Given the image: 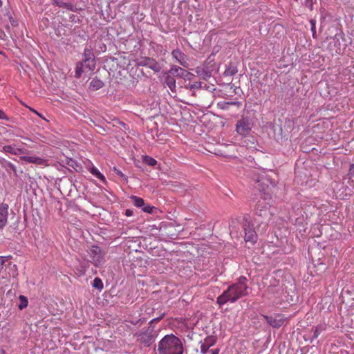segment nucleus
Returning <instances> with one entry per match:
<instances>
[{
    "instance_id": "1",
    "label": "nucleus",
    "mask_w": 354,
    "mask_h": 354,
    "mask_svg": "<svg viewBox=\"0 0 354 354\" xmlns=\"http://www.w3.org/2000/svg\"><path fill=\"white\" fill-rule=\"evenodd\" d=\"M248 279L244 276H241L236 283L230 285L216 299L217 304L221 306L227 302L234 303L240 298L248 295V286L247 285Z\"/></svg>"
},
{
    "instance_id": "2",
    "label": "nucleus",
    "mask_w": 354,
    "mask_h": 354,
    "mask_svg": "<svg viewBox=\"0 0 354 354\" xmlns=\"http://www.w3.org/2000/svg\"><path fill=\"white\" fill-rule=\"evenodd\" d=\"M153 351H157L158 354H183L184 348L178 337L169 334L165 335L158 345L154 346Z\"/></svg>"
},
{
    "instance_id": "3",
    "label": "nucleus",
    "mask_w": 354,
    "mask_h": 354,
    "mask_svg": "<svg viewBox=\"0 0 354 354\" xmlns=\"http://www.w3.org/2000/svg\"><path fill=\"white\" fill-rule=\"evenodd\" d=\"M261 198L263 200H259L254 210V221L262 225L263 228H265L268 226L272 214L270 212V201L262 196H261Z\"/></svg>"
},
{
    "instance_id": "4",
    "label": "nucleus",
    "mask_w": 354,
    "mask_h": 354,
    "mask_svg": "<svg viewBox=\"0 0 354 354\" xmlns=\"http://www.w3.org/2000/svg\"><path fill=\"white\" fill-rule=\"evenodd\" d=\"M255 180V188L260 192L263 193V198H267L268 201H271V195L270 192L272 188L276 185L274 181L272 180L267 175H259Z\"/></svg>"
},
{
    "instance_id": "5",
    "label": "nucleus",
    "mask_w": 354,
    "mask_h": 354,
    "mask_svg": "<svg viewBox=\"0 0 354 354\" xmlns=\"http://www.w3.org/2000/svg\"><path fill=\"white\" fill-rule=\"evenodd\" d=\"M136 335L138 337V341L140 344L144 346L149 347L155 342L158 334L153 327L148 326L147 328H143Z\"/></svg>"
},
{
    "instance_id": "6",
    "label": "nucleus",
    "mask_w": 354,
    "mask_h": 354,
    "mask_svg": "<svg viewBox=\"0 0 354 354\" xmlns=\"http://www.w3.org/2000/svg\"><path fill=\"white\" fill-rule=\"evenodd\" d=\"M243 227L245 232L244 239L246 242L255 243L257 240V234L254 230V225L250 222V215L243 216Z\"/></svg>"
},
{
    "instance_id": "7",
    "label": "nucleus",
    "mask_w": 354,
    "mask_h": 354,
    "mask_svg": "<svg viewBox=\"0 0 354 354\" xmlns=\"http://www.w3.org/2000/svg\"><path fill=\"white\" fill-rule=\"evenodd\" d=\"M272 129L275 138L277 140L282 139L286 137L290 131V121L286 120L283 126L282 121L279 120L278 122H274Z\"/></svg>"
},
{
    "instance_id": "8",
    "label": "nucleus",
    "mask_w": 354,
    "mask_h": 354,
    "mask_svg": "<svg viewBox=\"0 0 354 354\" xmlns=\"http://www.w3.org/2000/svg\"><path fill=\"white\" fill-rule=\"evenodd\" d=\"M253 127L252 120L249 117H242L236 124V131L242 136H246L251 132Z\"/></svg>"
},
{
    "instance_id": "9",
    "label": "nucleus",
    "mask_w": 354,
    "mask_h": 354,
    "mask_svg": "<svg viewBox=\"0 0 354 354\" xmlns=\"http://www.w3.org/2000/svg\"><path fill=\"white\" fill-rule=\"evenodd\" d=\"M83 59L80 63L84 65V67L89 71H93L96 65V59L93 53V48L89 46L84 48L83 53Z\"/></svg>"
},
{
    "instance_id": "10",
    "label": "nucleus",
    "mask_w": 354,
    "mask_h": 354,
    "mask_svg": "<svg viewBox=\"0 0 354 354\" xmlns=\"http://www.w3.org/2000/svg\"><path fill=\"white\" fill-rule=\"evenodd\" d=\"M10 256L0 257V274L4 272L8 274L9 277H15L17 275V270L15 264L10 261Z\"/></svg>"
},
{
    "instance_id": "11",
    "label": "nucleus",
    "mask_w": 354,
    "mask_h": 354,
    "mask_svg": "<svg viewBox=\"0 0 354 354\" xmlns=\"http://www.w3.org/2000/svg\"><path fill=\"white\" fill-rule=\"evenodd\" d=\"M169 73L171 75L183 78L184 80L183 84L187 83V80L191 81L194 77L193 73L176 65L171 66Z\"/></svg>"
},
{
    "instance_id": "12",
    "label": "nucleus",
    "mask_w": 354,
    "mask_h": 354,
    "mask_svg": "<svg viewBox=\"0 0 354 354\" xmlns=\"http://www.w3.org/2000/svg\"><path fill=\"white\" fill-rule=\"evenodd\" d=\"M137 65L140 66H147L156 73H158L161 70L159 63L154 59L144 57L137 60Z\"/></svg>"
},
{
    "instance_id": "13",
    "label": "nucleus",
    "mask_w": 354,
    "mask_h": 354,
    "mask_svg": "<svg viewBox=\"0 0 354 354\" xmlns=\"http://www.w3.org/2000/svg\"><path fill=\"white\" fill-rule=\"evenodd\" d=\"M88 254L90 257L92 259V263L95 266L98 267L103 263V254L101 248L97 245H93L89 251Z\"/></svg>"
},
{
    "instance_id": "14",
    "label": "nucleus",
    "mask_w": 354,
    "mask_h": 354,
    "mask_svg": "<svg viewBox=\"0 0 354 354\" xmlns=\"http://www.w3.org/2000/svg\"><path fill=\"white\" fill-rule=\"evenodd\" d=\"M194 71L201 79L207 81L211 77L213 68L212 66H197Z\"/></svg>"
},
{
    "instance_id": "15",
    "label": "nucleus",
    "mask_w": 354,
    "mask_h": 354,
    "mask_svg": "<svg viewBox=\"0 0 354 354\" xmlns=\"http://www.w3.org/2000/svg\"><path fill=\"white\" fill-rule=\"evenodd\" d=\"M171 55L181 66L187 68L189 66L188 57L180 49L176 48L172 50Z\"/></svg>"
},
{
    "instance_id": "16",
    "label": "nucleus",
    "mask_w": 354,
    "mask_h": 354,
    "mask_svg": "<svg viewBox=\"0 0 354 354\" xmlns=\"http://www.w3.org/2000/svg\"><path fill=\"white\" fill-rule=\"evenodd\" d=\"M266 322L273 328H278L281 327L286 320V318L281 315H277L275 317L265 316Z\"/></svg>"
},
{
    "instance_id": "17",
    "label": "nucleus",
    "mask_w": 354,
    "mask_h": 354,
    "mask_svg": "<svg viewBox=\"0 0 354 354\" xmlns=\"http://www.w3.org/2000/svg\"><path fill=\"white\" fill-rule=\"evenodd\" d=\"M216 337L214 335L207 336L201 346V352L202 354H206L209 348L215 344Z\"/></svg>"
},
{
    "instance_id": "18",
    "label": "nucleus",
    "mask_w": 354,
    "mask_h": 354,
    "mask_svg": "<svg viewBox=\"0 0 354 354\" xmlns=\"http://www.w3.org/2000/svg\"><path fill=\"white\" fill-rule=\"evenodd\" d=\"M8 216V205L5 203L0 205V229H2L7 223Z\"/></svg>"
},
{
    "instance_id": "19",
    "label": "nucleus",
    "mask_w": 354,
    "mask_h": 354,
    "mask_svg": "<svg viewBox=\"0 0 354 354\" xmlns=\"http://www.w3.org/2000/svg\"><path fill=\"white\" fill-rule=\"evenodd\" d=\"M0 165L3 169L6 170V171L8 174H11V172L12 171L14 173V175L16 177H18L17 168L15 165H14L12 162L3 158L0 160Z\"/></svg>"
},
{
    "instance_id": "20",
    "label": "nucleus",
    "mask_w": 354,
    "mask_h": 354,
    "mask_svg": "<svg viewBox=\"0 0 354 354\" xmlns=\"http://www.w3.org/2000/svg\"><path fill=\"white\" fill-rule=\"evenodd\" d=\"M3 151L13 155H21L27 153V150L21 148H17L12 145H6L3 147Z\"/></svg>"
},
{
    "instance_id": "21",
    "label": "nucleus",
    "mask_w": 354,
    "mask_h": 354,
    "mask_svg": "<svg viewBox=\"0 0 354 354\" xmlns=\"http://www.w3.org/2000/svg\"><path fill=\"white\" fill-rule=\"evenodd\" d=\"M181 87L185 88V89L192 91V96H195L196 94H195L194 91L196 90V89L202 88H203V82H194L193 83H190V82L185 83V84H183L181 86Z\"/></svg>"
},
{
    "instance_id": "22",
    "label": "nucleus",
    "mask_w": 354,
    "mask_h": 354,
    "mask_svg": "<svg viewBox=\"0 0 354 354\" xmlns=\"http://www.w3.org/2000/svg\"><path fill=\"white\" fill-rule=\"evenodd\" d=\"M104 84L102 80L98 77H95L92 78L89 82V88L91 91H97L104 86Z\"/></svg>"
},
{
    "instance_id": "23",
    "label": "nucleus",
    "mask_w": 354,
    "mask_h": 354,
    "mask_svg": "<svg viewBox=\"0 0 354 354\" xmlns=\"http://www.w3.org/2000/svg\"><path fill=\"white\" fill-rule=\"evenodd\" d=\"M20 159L27 162L35 163L37 165H44L46 162V160L37 156H21Z\"/></svg>"
},
{
    "instance_id": "24",
    "label": "nucleus",
    "mask_w": 354,
    "mask_h": 354,
    "mask_svg": "<svg viewBox=\"0 0 354 354\" xmlns=\"http://www.w3.org/2000/svg\"><path fill=\"white\" fill-rule=\"evenodd\" d=\"M238 73L237 66L232 62H230L227 66L223 75L225 76H233Z\"/></svg>"
},
{
    "instance_id": "25",
    "label": "nucleus",
    "mask_w": 354,
    "mask_h": 354,
    "mask_svg": "<svg viewBox=\"0 0 354 354\" xmlns=\"http://www.w3.org/2000/svg\"><path fill=\"white\" fill-rule=\"evenodd\" d=\"M165 84L169 88L171 92H176V80L171 75H168L165 77Z\"/></svg>"
},
{
    "instance_id": "26",
    "label": "nucleus",
    "mask_w": 354,
    "mask_h": 354,
    "mask_svg": "<svg viewBox=\"0 0 354 354\" xmlns=\"http://www.w3.org/2000/svg\"><path fill=\"white\" fill-rule=\"evenodd\" d=\"M130 198L136 207L142 208V206H145V203L143 198L133 195L131 196Z\"/></svg>"
},
{
    "instance_id": "27",
    "label": "nucleus",
    "mask_w": 354,
    "mask_h": 354,
    "mask_svg": "<svg viewBox=\"0 0 354 354\" xmlns=\"http://www.w3.org/2000/svg\"><path fill=\"white\" fill-rule=\"evenodd\" d=\"M19 304H18V308L20 310H23L26 308L28 306V301L26 297L24 295H20L19 297Z\"/></svg>"
},
{
    "instance_id": "28",
    "label": "nucleus",
    "mask_w": 354,
    "mask_h": 354,
    "mask_svg": "<svg viewBox=\"0 0 354 354\" xmlns=\"http://www.w3.org/2000/svg\"><path fill=\"white\" fill-rule=\"evenodd\" d=\"M92 286L93 288L97 289L98 290L101 291L103 289V282L102 279L99 277H95L92 283Z\"/></svg>"
},
{
    "instance_id": "29",
    "label": "nucleus",
    "mask_w": 354,
    "mask_h": 354,
    "mask_svg": "<svg viewBox=\"0 0 354 354\" xmlns=\"http://www.w3.org/2000/svg\"><path fill=\"white\" fill-rule=\"evenodd\" d=\"M91 173L95 176L98 179L102 180L103 182L105 181V177L99 171V170L95 167H92L90 169Z\"/></svg>"
},
{
    "instance_id": "30",
    "label": "nucleus",
    "mask_w": 354,
    "mask_h": 354,
    "mask_svg": "<svg viewBox=\"0 0 354 354\" xmlns=\"http://www.w3.org/2000/svg\"><path fill=\"white\" fill-rule=\"evenodd\" d=\"M143 162L149 166H155L157 164V161L148 156H143Z\"/></svg>"
},
{
    "instance_id": "31",
    "label": "nucleus",
    "mask_w": 354,
    "mask_h": 354,
    "mask_svg": "<svg viewBox=\"0 0 354 354\" xmlns=\"http://www.w3.org/2000/svg\"><path fill=\"white\" fill-rule=\"evenodd\" d=\"M84 65L82 63L77 62L75 68V77L80 78L84 72L83 67Z\"/></svg>"
},
{
    "instance_id": "32",
    "label": "nucleus",
    "mask_w": 354,
    "mask_h": 354,
    "mask_svg": "<svg viewBox=\"0 0 354 354\" xmlns=\"http://www.w3.org/2000/svg\"><path fill=\"white\" fill-rule=\"evenodd\" d=\"M310 24L311 26V31L312 35L314 39L317 38V32H316V20L315 19H311L310 20Z\"/></svg>"
},
{
    "instance_id": "33",
    "label": "nucleus",
    "mask_w": 354,
    "mask_h": 354,
    "mask_svg": "<svg viewBox=\"0 0 354 354\" xmlns=\"http://www.w3.org/2000/svg\"><path fill=\"white\" fill-rule=\"evenodd\" d=\"M53 5H55L57 6H58L59 8H68L69 6H71L69 3L61 1L59 0H53Z\"/></svg>"
},
{
    "instance_id": "34",
    "label": "nucleus",
    "mask_w": 354,
    "mask_h": 354,
    "mask_svg": "<svg viewBox=\"0 0 354 354\" xmlns=\"http://www.w3.org/2000/svg\"><path fill=\"white\" fill-rule=\"evenodd\" d=\"M142 209L144 212L151 214L153 209H156V207L145 203V206H142Z\"/></svg>"
},
{
    "instance_id": "35",
    "label": "nucleus",
    "mask_w": 354,
    "mask_h": 354,
    "mask_svg": "<svg viewBox=\"0 0 354 354\" xmlns=\"http://www.w3.org/2000/svg\"><path fill=\"white\" fill-rule=\"evenodd\" d=\"M165 316V313H162L159 317H156V318H154L153 319H151L150 322H149V326H152L151 325L154 323H158V322H160L164 317Z\"/></svg>"
},
{
    "instance_id": "36",
    "label": "nucleus",
    "mask_w": 354,
    "mask_h": 354,
    "mask_svg": "<svg viewBox=\"0 0 354 354\" xmlns=\"http://www.w3.org/2000/svg\"><path fill=\"white\" fill-rule=\"evenodd\" d=\"M324 330V328L321 326L319 327H316L315 330H314V333H313V337L314 339H316L318 337V336L320 335L321 332Z\"/></svg>"
},
{
    "instance_id": "37",
    "label": "nucleus",
    "mask_w": 354,
    "mask_h": 354,
    "mask_svg": "<svg viewBox=\"0 0 354 354\" xmlns=\"http://www.w3.org/2000/svg\"><path fill=\"white\" fill-rule=\"evenodd\" d=\"M218 106L222 109H227L230 106V104L227 102H221L218 103Z\"/></svg>"
},
{
    "instance_id": "38",
    "label": "nucleus",
    "mask_w": 354,
    "mask_h": 354,
    "mask_svg": "<svg viewBox=\"0 0 354 354\" xmlns=\"http://www.w3.org/2000/svg\"><path fill=\"white\" fill-rule=\"evenodd\" d=\"M67 164L75 169H77L76 167H78V164L77 163V162L72 159L68 161Z\"/></svg>"
},
{
    "instance_id": "39",
    "label": "nucleus",
    "mask_w": 354,
    "mask_h": 354,
    "mask_svg": "<svg viewBox=\"0 0 354 354\" xmlns=\"http://www.w3.org/2000/svg\"><path fill=\"white\" fill-rule=\"evenodd\" d=\"M306 6L308 7L310 10H313V0H305Z\"/></svg>"
},
{
    "instance_id": "40",
    "label": "nucleus",
    "mask_w": 354,
    "mask_h": 354,
    "mask_svg": "<svg viewBox=\"0 0 354 354\" xmlns=\"http://www.w3.org/2000/svg\"><path fill=\"white\" fill-rule=\"evenodd\" d=\"M0 119H3V120H9V118L6 116L5 113L1 109H0Z\"/></svg>"
},
{
    "instance_id": "41",
    "label": "nucleus",
    "mask_w": 354,
    "mask_h": 354,
    "mask_svg": "<svg viewBox=\"0 0 354 354\" xmlns=\"http://www.w3.org/2000/svg\"><path fill=\"white\" fill-rule=\"evenodd\" d=\"M133 210L129 209H126V211H125V215H126L127 216H131L133 215Z\"/></svg>"
},
{
    "instance_id": "42",
    "label": "nucleus",
    "mask_w": 354,
    "mask_h": 354,
    "mask_svg": "<svg viewBox=\"0 0 354 354\" xmlns=\"http://www.w3.org/2000/svg\"><path fill=\"white\" fill-rule=\"evenodd\" d=\"M114 169H115V171H116V174H117L118 175H119V176H121V177H124V174H122V171H120V170H118V169H116L115 168Z\"/></svg>"
},
{
    "instance_id": "43",
    "label": "nucleus",
    "mask_w": 354,
    "mask_h": 354,
    "mask_svg": "<svg viewBox=\"0 0 354 354\" xmlns=\"http://www.w3.org/2000/svg\"><path fill=\"white\" fill-rule=\"evenodd\" d=\"M210 351H211L212 354H218L219 349L218 348L212 349Z\"/></svg>"
},
{
    "instance_id": "44",
    "label": "nucleus",
    "mask_w": 354,
    "mask_h": 354,
    "mask_svg": "<svg viewBox=\"0 0 354 354\" xmlns=\"http://www.w3.org/2000/svg\"><path fill=\"white\" fill-rule=\"evenodd\" d=\"M350 171L353 175H354V164L351 165Z\"/></svg>"
},
{
    "instance_id": "45",
    "label": "nucleus",
    "mask_w": 354,
    "mask_h": 354,
    "mask_svg": "<svg viewBox=\"0 0 354 354\" xmlns=\"http://www.w3.org/2000/svg\"><path fill=\"white\" fill-rule=\"evenodd\" d=\"M205 88L206 90H210L211 88H210L209 86H208L207 84H204V85L203 84V88Z\"/></svg>"
},
{
    "instance_id": "46",
    "label": "nucleus",
    "mask_w": 354,
    "mask_h": 354,
    "mask_svg": "<svg viewBox=\"0 0 354 354\" xmlns=\"http://www.w3.org/2000/svg\"><path fill=\"white\" fill-rule=\"evenodd\" d=\"M228 102L230 104V106L239 104V102Z\"/></svg>"
},
{
    "instance_id": "47",
    "label": "nucleus",
    "mask_w": 354,
    "mask_h": 354,
    "mask_svg": "<svg viewBox=\"0 0 354 354\" xmlns=\"http://www.w3.org/2000/svg\"><path fill=\"white\" fill-rule=\"evenodd\" d=\"M118 123L120 124L124 129H126L127 124L122 122L118 121Z\"/></svg>"
},
{
    "instance_id": "48",
    "label": "nucleus",
    "mask_w": 354,
    "mask_h": 354,
    "mask_svg": "<svg viewBox=\"0 0 354 354\" xmlns=\"http://www.w3.org/2000/svg\"><path fill=\"white\" fill-rule=\"evenodd\" d=\"M37 115H39L40 118H41L44 119V118L42 116V115H41V114H40L39 113H37Z\"/></svg>"
},
{
    "instance_id": "49",
    "label": "nucleus",
    "mask_w": 354,
    "mask_h": 354,
    "mask_svg": "<svg viewBox=\"0 0 354 354\" xmlns=\"http://www.w3.org/2000/svg\"><path fill=\"white\" fill-rule=\"evenodd\" d=\"M29 109H30L32 112H33V113H34V111H35V109H32V108L29 107Z\"/></svg>"
},
{
    "instance_id": "50",
    "label": "nucleus",
    "mask_w": 354,
    "mask_h": 354,
    "mask_svg": "<svg viewBox=\"0 0 354 354\" xmlns=\"http://www.w3.org/2000/svg\"><path fill=\"white\" fill-rule=\"evenodd\" d=\"M1 6H2V1H1V0H0V7H1Z\"/></svg>"
},
{
    "instance_id": "51",
    "label": "nucleus",
    "mask_w": 354,
    "mask_h": 354,
    "mask_svg": "<svg viewBox=\"0 0 354 354\" xmlns=\"http://www.w3.org/2000/svg\"><path fill=\"white\" fill-rule=\"evenodd\" d=\"M34 113H36L37 115V113H39L36 110L34 111Z\"/></svg>"
},
{
    "instance_id": "52",
    "label": "nucleus",
    "mask_w": 354,
    "mask_h": 354,
    "mask_svg": "<svg viewBox=\"0 0 354 354\" xmlns=\"http://www.w3.org/2000/svg\"><path fill=\"white\" fill-rule=\"evenodd\" d=\"M1 353L3 354L4 353V351L3 350H1Z\"/></svg>"
}]
</instances>
